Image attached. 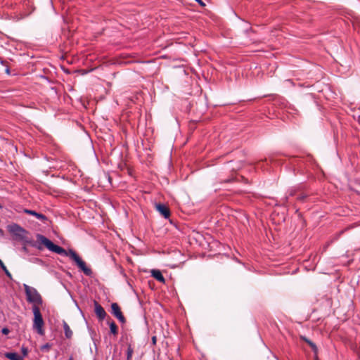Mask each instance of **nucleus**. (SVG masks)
<instances>
[{"label": "nucleus", "instance_id": "1", "mask_svg": "<svg viewBox=\"0 0 360 360\" xmlns=\"http://www.w3.org/2000/svg\"><path fill=\"white\" fill-rule=\"evenodd\" d=\"M37 240L41 242L49 250L57 253L60 255L70 257L78 266V267L83 271L86 276H91L92 271L91 269L86 267V263L80 258V257L72 249L65 250L60 246L54 244L51 240L41 234L37 235Z\"/></svg>", "mask_w": 360, "mask_h": 360}, {"label": "nucleus", "instance_id": "2", "mask_svg": "<svg viewBox=\"0 0 360 360\" xmlns=\"http://www.w3.org/2000/svg\"><path fill=\"white\" fill-rule=\"evenodd\" d=\"M37 240L41 242L49 250L57 253L60 255L70 257L78 266V267L83 271L86 276H91L92 271L91 269L86 267V263L80 258V257L72 249L65 250L60 246L54 244L51 240L41 234L37 235Z\"/></svg>", "mask_w": 360, "mask_h": 360}, {"label": "nucleus", "instance_id": "3", "mask_svg": "<svg viewBox=\"0 0 360 360\" xmlns=\"http://www.w3.org/2000/svg\"><path fill=\"white\" fill-rule=\"evenodd\" d=\"M23 288L26 295L27 301L32 304V306H37L39 307L42 304L43 300L41 295L36 288L30 287L27 284H23Z\"/></svg>", "mask_w": 360, "mask_h": 360}, {"label": "nucleus", "instance_id": "4", "mask_svg": "<svg viewBox=\"0 0 360 360\" xmlns=\"http://www.w3.org/2000/svg\"><path fill=\"white\" fill-rule=\"evenodd\" d=\"M32 312L34 314L33 329L35 330L38 334L43 335L44 334V330L43 328L44 322L39 307L32 306Z\"/></svg>", "mask_w": 360, "mask_h": 360}, {"label": "nucleus", "instance_id": "5", "mask_svg": "<svg viewBox=\"0 0 360 360\" xmlns=\"http://www.w3.org/2000/svg\"><path fill=\"white\" fill-rule=\"evenodd\" d=\"M8 231L13 234L14 236L22 239L24 238V235L27 233V231L20 226L17 224H13L8 226Z\"/></svg>", "mask_w": 360, "mask_h": 360}, {"label": "nucleus", "instance_id": "6", "mask_svg": "<svg viewBox=\"0 0 360 360\" xmlns=\"http://www.w3.org/2000/svg\"><path fill=\"white\" fill-rule=\"evenodd\" d=\"M112 314L122 323H125L126 319L122 314L120 306L117 303L111 304Z\"/></svg>", "mask_w": 360, "mask_h": 360}, {"label": "nucleus", "instance_id": "7", "mask_svg": "<svg viewBox=\"0 0 360 360\" xmlns=\"http://www.w3.org/2000/svg\"><path fill=\"white\" fill-rule=\"evenodd\" d=\"M94 311L99 321L104 320L107 315L103 307L96 301L94 302Z\"/></svg>", "mask_w": 360, "mask_h": 360}, {"label": "nucleus", "instance_id": "8", "mask_svg": "<svg viewBox=\"0 0 360 360\" xmlns=\"http://www.w3.org/2000/svg\"><path fill=\"white\" fill-rule=\"evenodd\" d=\"M155 208L165 219L169 217L170 210L165 205L161 203L156 204Z\"/></svg>", "mask_w": 360, "mask_h": 360}, {"label": "nucleus", "instance_id": "9", "mask_svg": "<svg viewBox=\"0 0 360 360\" xmlns=\"http://www.w3.org/2000/svg\"><path fill=\"white\" fill-rule=\"evenodd\" d=\"M24 212L28 214L37 217L38 219H40L41 221H46L47 219V217L44 214L38 213L34 210L25 209Z\"/></svg>", "mask_w": 360, "mask_h": 360}, {"label": "nucleus", "instance_id": "10", "mask_svg": "<svg viewBox=\"0 0 360 360\" xmlns=\"http://www.w3.org/2000/svg\"><path fill=\"white\" fill-rule=\"evenodd\" d=\"M151 276L155 278L157 281L164 283L165 282V279L162 276L161 271L158 269H153L151 271Z\"/></svg>", "mask_w": 360, "mask_h": 360}, {"label": "nucleus", "instance_id": "11", "mask_svg": "<svg viewBox=\"0 0 360 360\" xmlns=\"http://www.w3.org/2000/svg\"><path fill=\"white\" fill-rule=\"evenodd\" d=\"M63 327L64 329L65 336L68 339H70L72 338L73 333H72V331L70 329V326L65 321H63Z\"/></svg>", "mask_w": 360, "mask_h": 360}, {"label": "nucleus", "instance_id": "12", "mask_svg": "<svg viewBox=\"0 0 360 360\" xmlns=\"http://www.w3.org/2000/svg\"><path fill=\"white\" fill-rule=\"evenodd\" d=\"M108 323L109 324L110 333L116 336L118 334V328L116 323L112 321H108Z\"/></svg>", "mask_w": 360, "mask_h": 360}, {"label": "nucleus", "instance_id": "13", "mask_svg": "<svg viewBox=\"0 0 360 360\" xmlns=\"http://www.w3.org/2000/svg\"><path fill=\"white\" fill-rule=\"evenodd\" d=\"M0 266L1 268L2 269V270L4 271V273L6 274V275L9 278H12V276H11V274L10 273V271L7 269L6 266H5L4 263L3 262V261L0 259Z\"/></svg>", "mask_w": 360, "mask_h": 360}, {"label": "nucleus", "instance_id": "14", "mask_svg": "<svg viewBox=\"0 0 360 360\" xmlns=\"http://www.w3.org/2000/svg\"><path fill=\"white\" fill-rule=\"evenodd\" d=\"M134 354V349L131 345H129L127 350V360H131Z\"/></svg>", "mask_w": 360, "mask_h": 360}, {"label": "nucleus", "instance_id": "15", "mask_svg": "<svg viewBox=\"0 0 360 360\" xmlns=\"http://www.w3.org/2000/svg\"><path fill=\"white\" fill-rule=\"evenodd\" d=\"M304 340L311 347V348L312 349V350L314 352H317V347H316V345L313 342H311V340H308V339H307L305 338H304Z\"/></svg>", "mask_w": 360, "mask_h": 360}, {"label": "nucleus", "instance_id": "16", "mask_svg": "<svg viewBox=\"0 0 360 360\" xmlns=\"http://www.w3.org/2000/svg\"><path fill=\"white\" fill-rule=\"evenodd\" d=\"M21 352L22 354V356L25 357L28 354V349L24 346L21 347Z\"/></svg>", "mask_w": 360, "mask_h": 360}, {"label": "nucleus", "instance_id": "17", "mask_svg": "<svg viewBox=\"0 0 360 360\" xmlns=\"http://www.w3.org/2000/svg\"><path fill=\"white\" fill-rule=\"evenodd\" d=\"M51 348V345L49 343H46L41 346V349L42 351H48Z\"/></svg>", "mask_w": 360, "mask_h": 360}, {"label": "nucleus", "instance_id": "18", "mask_svg": "<svg viewBox=\"0 0 360 360\" xmlns=\"http://www.w3.org/2000/svg\"><path fill=\"white\" fill-rule=\"evenodd\" d=\"M1 333L4 335H8L10 333V330L8 328H3L1 330Z\"/></svg>", "mask_w": 360, "mask_h": 360}, {"label": "nucleus", "instance_id": "19", "mask_svg": "<svg viewBox=\"0 0 360 360\" xmlns=\"http://www.w3.org/2000/svg\"><path fill=\"white\" fill-rule=\"evenodd\" d=\"M196 2H198L200 6H205V4L202 0H195Z\"/></svg>", "mask_w": 360, "mask_h": 360}, {"label": "nucleus", "instance_id": "20", "mask_svg": "<svg viewBox=\"0 0 360 360\" xmlns=\"http://www.w3.org/2000/svg\"><path fill=\"white\" fill-rule=\"evenodd\" d=\"M305 196L304 195H300L297 197V199L299 200H303L304 199Z\"/></svg>", "mask_w": 360, "mask_h": 360}, {"label": "nucleus", "instance_id": "21", "mask_svg": "<svg viewBox=\"0 0 360 360\" xmlns=\"http://www.w3.org/2000/svg\"><path fill=\"white\" fill-rule=\"evenodd\" d=\"M152 341H153V344H155V343H156V337H155V336H153V337L152 338Z\"/></svg>", "mask_w": 360, "mask_h": 360}, {"label": "nucleus", "instance_id": "22", "mask_svg": "<svg viewBox=\"0 0 360 360\" xmlns=\"http://www.w3.org/2000/svg\"><path fill=\"white\" fill-rule=\"evenodd\" d=\"M6 72H7L8 74H9L10 71H9V69H8V68H7V69H6Z\"/></svg>", "mask_w": 360, "mask_h": 360}, {"label": "nucleus", "instance_id": "23", "mask_svg": "<svg viewBox=\"0 0 360 360\" xmlns=\"http://www.w3.org/2000/svg\"><path fill=\"white\" fill-rule=\"evenodd\" d=\"M1 208H2V205L0 204V209H1Z\"/></svg>", "mask_w": 360, "mask_h": 360}, {"label": "nucleus", "instance_id": "24", "mask_svg": "<svg viewBox=\"0 0 360 360\" xmlns=\"http://www.w3.org/2000/svg\"><path fill=\"white\" fill-rule=\"evenodd\" d=\"M0 231H1V230L0 229Z\"/></svg>", "mask_w": 360, "mask_h": 360}]
</instances>
